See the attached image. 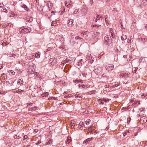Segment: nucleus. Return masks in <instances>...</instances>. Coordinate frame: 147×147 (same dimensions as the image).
Returning a JSON list of instances; mask_svg holds the SVG:
<instances>
[{
	"mask_svg": "<svg viewBox=\"0 0 147 147\" xmlns=\"http://www.w3.org/2000/svg\"><path fill=\"white\" fill-rule=\"evenodd\" d=\"M53 44L52 43H49L48 45V48L47 49V51H50L51 50H52L53 49V47H51V45H53Z\"/></svg>",
	"mask_w": 147,
	"mask_h": 147,
	"instance_id": "10",
	"label": "nucleus"
},
{
	"mask_svg": "<svg viewBox=\"0 0 147 147\" xmlns=\"http://www.w3.org/2000/svg\"><path fill=\"white\" fill-rule=\"evenodd\" d=\"M69 58H67L66 59L65 61L66 63H71L72 62V60H70Z\"/></svg>",
	"mask_w": 147,
	"mask_h": 147,
	"instance_id": "16",
	"label": "nucleus"
},
{
	"mask_svg": "<svg viewBox=\"0 0 147 147\" xmlns=\"http://www.w3.org/2000/svg\"><path fill=\"white\" fill-rule=\"evenodd\" d=\"M31 31V30L30 27H28L27 28H24L21 30V32H22L25 33H28L30 32Z\"/></svg>",
	"mask_w": 147,
	"mask_h": 147,
	"instance_id": "5",
	"label": "nucleus"
},
{
	"mask_svg": "<svg viewBox=\"0 0 147 147\" xmlns=\"http://www.w3.org/2000/svg\"><path fill=\"white\" fill-rule=\"evenodd\" d=\"M19 81H20L21 83L24 82H23V79L22 78H21L18 80Z\"/></svg>",
	"mask_w": 147,
	"mask_h": 147,
	"instance_id": "51",
	"label": "nucleus"
},
{
	"mask_svg": "<svg viewBox=\"0 0 147 147\" xmlns=\"http://www.w3.org/2000/svg\"><path fill=\"white\" fill-rule=\"evenodd\" d=\"M87 32V31H84L82 33H81V36H82V34H83V35H86V33Z\"/></svg>",
	"mask_w": 147,
	"mask_h": 147,
	"instance_id": "45",
	"label": "nucleus"
},
{
	"mask_svg": "<svg viewBox=\"0 0 147 147\" xmlns=\"http://www.w3.org/2000/svg\"><path fill=\"white\" fill-rule=\"evenodd\" d=\"M112 11L113 13H115L117 12V10L116 9L114 8L113 9Z\"/></svg>",
	"mask_w": 147,
	"mask_h": 147,
	"instance_id": "40",
	"label": "nucleus"
},
{
	"mask_svg": "<svg viewBox=\"0 0 147 147\" xmlns=\"http://www.w3.org/2000/svg\"><path fill=\"white\" fill-rule=\"evenodd\" d=\"M90 120L89 119H88L87 120V121H86V124L87 125H88L89 124V122H90Z\"/></svg>",
	"mask_w": 147,
	"mask_h": 147,
	"instance_id": "50",
	"label": "nucleus"
},
{
	"mask_svg": "<svg viewBox=\"0 0 147 147\" xmlns=\"http://www.w3.org/2000/svg\"><path fill=\"white\" fill-rule=\"evenodd\" d=\"M98 103L100 104H103L104 103L100 99H98Z\"/></svg>",
	"mask_w": 147,
	"mask_h": 147,
	"instance_id": "24",
	"label": "nucleus"
},
{
	"mask_svg": "<svg viewBox=\"0 0 147 147\" xmlns=\"http://www.w3.org/2000/svg\"><path fill=\"white\" fill-rule=\"evenodd\" d=\"M100 26H98V25H94L93 26V27H95L97 26V27H99Z\"/></svg>",
	"mask_w": 147,
	"mask_h": 147,
	"instance_id": "61",
	"label": "nucleus"
},
{
	"mask_svg": "<svg viewBox=\"0 0 147 147\" xmlns=\"http://www.w3.org/2000/svg\"><path fill=\"white\" fill-rule=\"evenodd\" d=\"M84 81L82 80H74V82L77 83H82L84 82Z\"/></svg>",
	"mask_w": 147,
	"mask_h": 147,
	"instance_id": "11",
	"label": "nucleus"
},
{
	"mask_svg": "<svg viewBox=\"0 0 147 147\" xmlns=\"http://www.w3.org/2000/svg\"><path fill=\"white\" fill-rule=\"evenodd\" d=\"M33 20V18L32 17H30L29 18V19L28 20L29 22H31Z\"/></svg>",
	"mask_w": 147,
	"mask_h": 147,
	"instance_id": "27",
	"label": "nucleus"
},
{
	"mask_svg": "<svg viewBox=\"0 0 147 147\" xmlns=\"http://www.w3.org/2000/svg\"><path fill=\"white\" fill-rule=\"evenodd\" d=\"M93 21H94L95 22H97V20L96 19V18L95 17H94V18H93Z\"/></svg>",
	"mask_w": 147,
	"mask_h": 147,
	"instance_id": "52",
	"label": "nucleus"
},
{
	"mask_svg": "<svg viewBox=\"0 0 147 147\" xmlns=\"http://www.w3.org/2000/svg\"><path fill=\"white\" fill-rule=\"evenodd\" d=\"M71 140L69 138H68L67 139V141L66 142V144H68L71 142Z\"/></svg>",
	"mask_w": 147,
	"mask_h": 147,
	"instance_id": "23",
	"label": "nucleus"
},
{
	"mask_svg": "<svg viewBox=\"0 0 147 147\" xmlns=\"http://www.w3.org/2000/svg\"><path fill=\"white\" fill-rule=\"evenodd\" d=\"M41 143V141L39 140L38 141L37 143V144H40V143Z\"/></svg>",
	"mask_w": 147,
	"mask_h": 147,
	"instance_id": "64",
	"label": "nucleus"
},
{
	"mask_svg": "<svg viewBox=\"0 0 147 147\" xmlns=\"http://www.w3.org/2000/svg\"><path fill=\"white\" fill-rule=\"evenodd\" d=\"M87 10L85 9H83L82 10V14L83 15H85L86 14Z\"/></svg>",
	"mask_w": 147,
	"mask_h": 147,
	"instance_id": "13",
	"label": "nucleus"
},
{
	"mask_svg": "<svg viewBox=\"0 0 147 147\" xmlns=\"http://www.w3.org/2000/svg\"><path fill=\"white\" fill-rule=\"evenodd\" d=\"M70 125L71 127H72V126H73V127H74L75 125V123L74 121L72 120L71 122Z\"/></svg>",
	"mask_w": 147,
	"mask_h": 147,
	"instance_id": "19",
	"label": "nucleus"
},
{
	"mask_svg": "<svg viewBox=\"0 0 147 147\" xmlns=\"http://www.w3.org/2000/svg\"><path fill=\"white\" fill-rule=\"evenodd\" d=\"M29 72L31 74H34V72L35 71V70L34 69H32V70H30V69H29Z\"/></svg>",
	"mask_w": 147,
	"mask_h": 147,
	"instance_id": "34",
	"label": "nucleus"
},
{
	"mask_svg": "<svg viewBox=\"0 0 147 147\" xmlns=\"http://www.w3.org/2000/svg\"><path fill=\"white\" fill-rule=\"evenodd\" d=\"M69 5V1H66L65 5L66 6H68Z\"/></svg>",
	"mask_w": 147,
	"mask_h": 147,
	"instance_id": "43",
	"label": "nucleus"
},
{
	"mask_svg": "<svg viewBox=\"0 0 147 147\" xmlns=\"http://www.w3.org/2000/svg\"><path fill=\"white\" fill-rule=\"evenodd\" d=\"M24 90H21L20 89L16 91V92H24Z\"/></svg>",
	"mask_w": 147,
	"mask_h": 147,
	"instance_id": "42",
	"label": "nucleus"
},
{
	"mask_svg": "<svg viewBox=\"0 0 147 147\" xmlns=\"http://www.w3.org/2000/svg\"><path fill=\"white\" fill-rule=\"evenodd\" d=\"M27 136L26 135H25L24 136V140L27 139Z\"/></svg>",
	"mask_w": 147,
	"mask_h": 147,
	"instance_id": "54",
	"label": "nucleus"
},
{
	"mask_svg": "<svg viewBox=\"0 0 147 147\" xmlns=\"http://www.w3.org/2000/svg\"><path fill=\"white\" fill-rule=\"evenodd\" d=\"M119 85V83L117 82V84H114L113 86V87H117Z\"/></svg>",
	"mask_w": 147,
	"mask_h": 147,
	"instance_id": "30",
	"label": "nucleus"
},
{
	"mask_svg": "<svg viewBox=\"0 0 147 147\" xmlns=\"http://www.w3.org/2000/svg\"><path fill=\"white\" fill-rule=\"evenodd\" d=\"M37 8L38 10L40 11H41L42 10V7H39V8H38V7Z\"/></svg>",
	"mask_w": 147,
	"mask_h": 147,
	"instance_id": "44",
	"label": "nucleus"
},
{
	"mask_svg": "<svg viewBox=\"0 0 147 147\" xmlns=\"http://www.w3.org/2000/svg\"><path fill=\"white\" fill-rule=\"evenodd\" d=\"M92 34V37L94 39H96L99 36L100 33L98 32H91Z\"/></svg>",
	"mask_w": 147,
	"mask_h": 147,
	"instance_id": "2",
	"label": "nucleus"
},
{
	"mask_svg": "<svg viewBox=\"0 0 147 147\" xmlns=\"http://www.w3.org/2000/svg\"><path fill=\"white\" fill-rule=\"evenodd\" d=\"M36 75L37 78H40V75L38 74V73L37 74V72H36Z\"/></svg>",
	"mask_w": 147,
	"mask_h": 147,
	"instance_id": "49",
	"label": "nucleus"
},
{
	"mask_svg": "<svg viewBox=\"0 0 147 147\" xmlns=\"http://www.w3.org/2000/svg\"><path fill=\"white\" fill-rule=\"evenodd\" d=\"M90 4H91V5H92V4L93 3V0H90Z\"/></svg>",
	"mask_w": 147,
	"mask_h": 147,
	"instance_id": "59",
	"label": "nucleus"
},
{
	"mask_svg": "<svg viewBox=\"0 0 147 147\" xmlns=\"http://www.w3.org/2000/svg\"><path fill=\"white\" fill-rule=\"evenodd\" d=\"M95 17L98 20L100 19L101 17L98 15H96Z\"/></svg>",
	"mask_w": 147,
	"mask_h": 147,
	"instance_id": "28",
	"label": "nucleus"
},
{
	"mask_svg": "<svg viewBox=\"0 0 147 147\" xmlns=\"http://www.w3.org/2000/svg\"><path fill=\"white\" fill-rule=\"evenodd\" d=\"M40 53L38 52V53H36L35 54V57L36 58H39L40 57Z\"/></svg>",
	"mask_w": 147,
	"mask_h": 147,
	"instance_id": "22",
	"label": "nucleus"
},
{
	"mask_svg": "<svg viewBox=\"0 0 147 147\" xmlns=\"http://www.w3.org/2000/svg\"><path fill=\"white\" fill-rule=\"evenodd\" d=\"M20 83H21V82H20V81H19L18 80V82H17V85H18V86L20 85Z\"/></svg>",
	"mask_w": 147,
	"mask_h": 147,
	"instance_id": "57",
	"label": "nucleus"
},
{
	"mask_svg": "<svg viewBox=\"0 0 147 147\" xmlns=\"http://www.w3.org/2000/svg\"><path fill=\"white\" fill-rule=\"evenodd\" d=\"M110 86L109 85H106L105 86V88H109Z\"/></svg>",
	"mask_w": 147,
	"mask_h": 147,
	"instance_id": "53",
	"label": "nucleus"
},
{
	"mask_svg": "<svg viewBox=\"0 0 147 147\" xmlns=\"http://www.w3.org/2000/svg\"><path fill=\"white\" fill-rule=\"evenodd\" d=\"M66 63L64 62H62L61 63V65H63L64 64H65Z\"/></svg>",
	"mask_w": 147,
	"mask_h": 147,
	"instance_id": "60",
	"label": "nucleus"
},
{
	"mask_svg": "<svg viewBox=\"0 0 147 147\" xmlns=\"http://www.w3.org/2000/svg\"><path fill=\"white\" fill-rule=\"evenodd\" d=\"M140 119L141 120V121H142V120H143L144 122H145V121H146V117L144 116H143L142 117H141V118Z\"/></svg>",
	"mask_w": 147,
	"mask_h": 147,
	"instance_id": "20",
	"label": "nucleus"
},
{
	"mask_svg": "<svg viewBox=\"0 0 147 147\" xmlns=\"http://www.w3.org/2000/svg\"><path fill=\"white\" fill-rule=\"evenodd\" d=\"M136 46V42L135 40H132L131 44L129 45V46L131 47L132 48L133 47H134L135 46Z\"/></svg>",
	"mask_w": 147,
	"mask_h": 147,
	"instance_id": "7",
	"label": "nucleus"
},
{
	"mask_svg": "<svg viewBox=\"0 0 147 147\" xmlns=\"http://www.w3.org/2000/svg\"><path fill=\"white\" fill-rule=\"evenodd\" d=\"M127 38V36L125 35H123L121 37V40H125Z\"/></svg>",
	"mask_w": 147,
	"mask_h": 147,
	"instance_id": "14",
	"label": "nucleus"
},
{
	"mask_svg": "<svg viewBox=\"0 0 147 147\" xmlns=\"http://www.w3.org/2000/svg\"><path fill=\"white\" fill-rule=\"evenodd\" d=\"M37 107H32L30 108H29L28 109V111H35V110H36L37 109H36Z\"/></svg>",
	"mask_w": 147,
	"mask_h": 147,
	"instance_id": "12",
	"label": "nucleus"
},
{
	"mask_svg": "<svg viewBox=\"0 0 147 147\" xmlns=\"http://www.w3.org/2000/svg\"><path fill=\"white\" fill-rule=\"evenodd\" d=\"M102 69L100 67L95 68L94 70V72L97 75H100Z\"/></svg>",
	"mask_w": 147,
	"mask_h": 147,
	"instance_id": "3",
	"label": "nucleus"
},
{
	"mask_svg": "<svg viewBox=\"0 0 147 147\" xmlns=\"http://www.w3.org/2000/svg\"><path fill=\"white\" fill-rule=\"evenodd\" d=\"M111 37L109 35H107L104 38L106 44L109 45L111 43Z\"/></svg>",
	"mask_w": 147,
	"mask_h": 147,
	"instance_id": "1",
	"label": "nucleus"
},
{
	"mask_svg": "<svg viewBox=\"0 0 147 147\" xmlns=\"http://www.w3.org/2000/svg\"><path fill=\"white\" fill-rule=\"evenodd\" d=\"M8 44H9V43L8 42H6V41H5V42L4 41H3V42L2 43V45H3V46H4V45H7Z\"/></svg>",
	"mask_w": 147,
	"mask_h": 147,
	"instance_id": "29",
	"label": "nucleus"
},
{
	"mask_svg": "<svg viewBox=\"0 0 147 147\" xmlns=\"http://www.w3.org/2000/svg\"><path fill=\"white\" fill-rule=\"evenodd\" d=\"M92 125H91L90 127H89L88 128V130L90 133H91L92 132Z\"/></svg>",
	"mask_w": 147,
	"mask_h": 147,
	"instance_id": "26",
	"label": "nucleus"
},
{
	"mask_svg": "<svg viewBox=\"0 0 147 147\" xmlns=\"http://www.w3.org/2000/svg\"><path fill=\"white\" fill-rule=\"evenodd\" d=\"M73 20L72 19H70L69 20V22L67 23V26L68 27H70L73 25Z\"/></svg>",
	"mask_w": 147,
	"mask_h": 147,
	"instance_id": "6",
	"label": "nucleus"
},
{
	"mask_svg": "<svg viewBox=\"0 0 147 147\" xmlns=\"http://www.w3.org/2000/svg\"><path fill=\"white\" fill-rule=\"evenodd\" d=\"M129 133V131H125L123 133V136H125V135H127V134H128Z\"/></svg>",
	"mask_w": 147,
	"mask_h": 147,
	"instance_id": "38",
	"label": "nucleus"
},
{
	"mask_svg": "<svg viewBox=\"0 0 147 147\" xmlns=\"http://www.w3.org/2000/svg\"><path fill=\"white\" fill-rule=\"evenodd\" d=\"M78 87L79 88H80V89H82L83 88H85V87H86V86L84 85H80L79 84L78 85Z\"/></svg>",
	"mask_w": 147,
	"mask_h": 147,
	"instance_id": "17",
	"label": "nucleus"
},
{
	"mask_svg": "<svg viewBox=\"0 0 147 147\" xmlns=\"http://www.w3.org/2000/svg\"><path fill=\"white\" fill-rule=\"evenodd\" d=\"M145 111V109L144 108H141L140 109V112L141 113L143 112H144Z\"/></svg>",
	"mask_w": 147,
	"mask_h": 147,
	"instance_id": "36",
	"label": "nucleus"
},
{
	"mask_svg": "<svg viewBox=\"0 0 147 147\" xmlns=\"http://www.w3.org/2000/svg\"><path fill=\"white\" fill-rule=\"evenodd\" d=\"M14 138L16 139H19L21 138V137H20L18 135V136L17 135H16L14 136Z\"/></svg>",
	"mask_w": 147,
	"mask_h": 147,
	"instance_id": "31",
	"label": "nucleus"
},
{
	"mask_svg": "<svg viewBox=\"0 0 147 147\" xmlns=\"http://www.w3.org/2000/svg\"><path fill=\"white\" fill-rule=\"evenodd\" d=\"M120 25H121V26H120V27L122 29H123V25H122V23L121 22H120Z\"/></svg>",
	"mask_w": 147,
	"mask_h": 147,
	"instance_id": "56",
	"label": "nucleus"
},
{
	"mask_svg": "<svg viewBox=\"0 0 147 147\" xmlns=\"http://www.w3.org/2000/svg\"><path fill=\"white\" fill-rule=\"evenodd\" d=\"M140 40L141 41H144V42H145L147 40V39L144 38H142Z\"/></svg>",
	"mask_w": 147,
	"mask_h": 147,
	"instance_id": "47",
	"label": "nucleus"
},
{
	"mask_svg": "<svg viewBox=\"0 0 147 147\" xmlns=\"http://www.w3.org/2000/svg\"><path fill=\"white\" fill-rule=\"evenodd\" d=\"M49 95V93L48 92H45L43 94V96H48Z\"/></svg>",
	"mask_w": 147,
	"mask_h": 147,
	"instance_id": "37",
	"label": "nucleus"
},
{
	"mask_svg": "<svg viewBox=\"0 0 147 147\" xmlns=\"http://www.w3.org/2000/svg\"><path fill=\"white\" fill-rule=\"evenodd\" d=\"M21 7L22 8H24V10L27 11H29V8H28L26 5L24 4L22 5Z\"/></svg>",
	"mask_w": 147,
	"mask_h": 147,
	"instance_id": "8",
	"label": "nucleus"
},
{
	"mask_svg": "<svg viewBox=\"0 0 147 147\" xmlns=\"http://www.w3.org/2000/svg\"><path fill=\"white\" fill-rule=\"evenodd\" d=\"M8 72L9 73H11L12 75H14L15 74V73L12 70H9L8 71Z\"/></svg>",
	"mask_w": 147,
	"mask_h": 147,
	"instance_id": "21",
	"label": "nucleus"
},
{
	"mask_svg": "<svg viewBox=\"0 0 147 147\" xmlns=\"http://www.w3.org/2000/svg\"><path fill=\"white\" fill-rule=\"evenodd\" d=\"M93 138H88V139H86L84 142L85 143H87L88 142L90 141H91L92 139H93Z\"/></svg>",
	"mask_w": 147,
	"mask_h": 147,
	"instance_id": "18",
	"label": "nucleus"
},
{
	"mask_svg": "<svg viewBox=\"0 0 147 147\" xmlns=\"http://www.w3.org/2000/svg\"><path fill=\"white\" fill-rule=\"evenodd\" d=\"M15 55V54H11V53H9L8 55V56L9 57H11V56H12L13 57H14Z\"/></svg>",
	"mask_w": 147,
	"mask_h": 147,
	"instance_id": "33",
	"label": "nucleus"
},
{
	"mask_svg": "<svg viewBox=\"0 0 147 147\" xmlns=\"http://www.w3.org/2000/svg\"><path fill=\"white\" fill-rule=\"evenodd\" d=\"M51 13H53L54 14V15H55V11H52Z\"/></svg>",
	"mask_w": 147,
	"mask_h": 147,
	"instance_id": "63",
	"label": "nucleus"
},
{
	"mask_svg": "<svg viewBox=\"0 0 147 147\" xmlns=\"http://www.w3.org/2000/svg\"><path fill=\"white\" fill-rule=\"evenodd\" d=\"M114 68V66L112 64H108L106 65L105 67V69L106 70L110 71L113 69Z\"/></svg>",
	"mask_w": 147,
	"mask_h": 147,
	"instance_id": "4",
	"label": "nucleus"
},
{
	"mask_svg": "<svg viewBox=\"0 0 147 147\" xmlns=\"http://www.w3.org/2000/svg\"><path fill=\"white\" fill-rule=\"evenodd\" d=\"M52 142V140H51L50 139L47 142V144H51V143Z\"/></svg>",
	"mask_w": 147,
	"mask_h": 147,
	"instance_id": "48",
	"label": "nucleus"
},
{
	"mask_svg": "<svg viewBox=\"0 0 147 147\" xmlns=\"http://www.w3.org/2000/svg\"><path fill=\"white\" fill-rule=\"evenodd\" d=\"M79 10V9H76L74 11V14H77L79 13L78 11Z\"/></svg>",
	"mask_w": 147,
	"mask_h": 147,
	"instance_id": "25",
	"label": "nucleus"
},
{
	"mask_svg": "<svg viewBox=\"0 0 147 147\" xmlns=\"http://www.w3.org/2000/svg\"><path fill=\"white\" fill-rule=\"evenodd\" d=\"M110 32L111 33V36L113 38H114L115 37V36L114 34L113 33V30L112 28H111L110 29Z\"/></svg>",
	"mask_w": 147,
	"mask_h": 147,
	"instance_id": "9",
	"label": "nucleus"
},
{
	"mask_svg": "<svg viewBox=\"0 0 147 147\" xmlns=\"http://www.w3.org/2000/svg\"><path fill=\"white\" fill-rule=\"evenodd\" d=\"M105 102H108L109 101V99H106L105 98H103L102 99Z\"/></svg>",
	"mask_w": 147,
	"mask_h": 147,
	"instance_id": "41",
	"label": "nucleus"
},
{
	"mask_svg": "<svg viewBox=\"0 0 147 147\" xmlns=\"http://www.w3.org/2000/svg\"><path fill=\"white\" fill-rule=\"evenodd\" d=\"M4 6V5L3 3H0V7H2Z\"/></svg>",
	"mask_w": 147,
	"mask_h": 147,
	"instance_id": "55",
	"label": "nucleus"
},
{
	"mask_svg": "<svg viewBox=\"0 0 147 147\" xmlns=\"http://www.w3.org/2000/svg\"><path fill=\"white\" fill-rule=\"evenodd\" d=\"M49 3H48V7L49 9V10L50 11L53 5H52V3H50V2H49Z\"/></svg>",
	"mask_w": 147,
	"mask_h": 147,
	"instance_id": "15",
	"label": "nucleus"
},
{
	"mask_svg": "<svg viewBox=\"0 0 147 147\" xmlns=\"http://www.w3.org/2000/svg\"><path fill=\"white\" fill-rule=\"evenodd\" d=\"M79 38L80 39L81 38L80 37H79V36H76L75 37V39L76 40H78V39H79Z\"/></svg>",
	"mask_w": 147,
	"mask_h": 147,
	"instance_id": "58",
	"label": "nucleus"
},
{
	"mask_svg": "<svg viewBox=\"0 0 147 147\" xmlns=\"http://www.w3.org/2000/svg\"><path fill=\"white\" fill-rule=\"evenodd\" d=\"M82 75L83 77H85L86 75V73L85 72H82Z\"/></svg>",
	"mask_w": 147,
	"mask_h": 147,
	"instance_id": "46",
	"label": "nucleus"
},
{
	"mask_svg": "<svg viewBox=\"0 0 147 147\" xmlns=\"http://www.w3.org/2000/svg\"><path fill=\"white\" fill-rule=\"evenodd\" d=\"M127 55H124L123 56V57L124 58H127Z\"/></svg>",
	"mask_w": 147,
	"mask_h": 147,
	"instance_id": "62",
	"label": "nucleus"
},
{
	"mask_svg": "<svg viewBox=\"0 0 147 147\" xmlns=\"http://www.w3.org/2000/svg\"><path fill=\"white\" fill-rule=\"evenodd\" d=\"M132 38H131V37L130 38V40H128L127 42L128 44H131V42L132 41Z\"/></svg>",
	"mask_w": 147,
	"mask_h": 147,
	"instance_id": "32",
	"label": "nucleus"
},
{
	"mask_svg": "<svg viewBox=\"0 0 147 147\" xmlns=\"http://www.w3.org/2000/svg\"><path fill=\"white\" fill-rule=\"evenodd\" d=\"M56 59L55 58H51L50 59V61H52V62L54 61H56Z\"/></svg>",
	"mask_w": 147,
	"mask_h": 147,
	"instance_id": "39",
	"label": "nucleus"
},
{
	"mask_svg": "<svg viewBox=\"0 0 147 147\" xmlns=\"http://www.w3.org/2000/svg\"><path fill=\"white\" fill-rule=\"evenodd\" d=\"M2 11L6 13L7 12V9L5 7H3L2 8Z\"/></svg>",
	"mask_w": 147,
	"mask_h": 147,
	"instance_id": "35",
	"label": "nucleus"
}]
</instances>
